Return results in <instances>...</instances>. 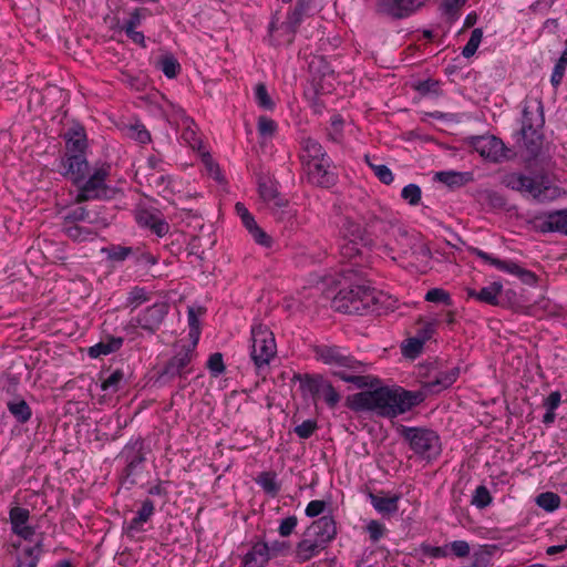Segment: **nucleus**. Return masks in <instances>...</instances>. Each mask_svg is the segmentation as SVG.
I'll return each instance as SVG.
<instances>
[{
    "mask_svg": "<svg viewBox=\"0 0 567 567\" xmlns=\"http://www.w3.org/2000/svg\"><path fill=\"white\" fill-rule=\"evenodd\" d=\"M424 396L421 392L402 388L378 386L349 396V408L355 412H373L379 416L392 419L420 404Z\"/></svg>",
    "mask_w": 567,
    "mask_h": 567,
    "instance_id": "obj_1",
    "label": "nucleus"
},
{
    "mask_svg": "<svg viewBox=\"0 0 567 567\" xmlns=\"http://www.w3.org/2000/svg\"><path fill=\"white\" fill-rule=\"evenodd\" d=\"M316 357L332 367V374L340 380L353 384L357 389L374 388L379 380L365 374L368 364L350 355L337 346H318Z\"/></svg>",
    "mask_w": 567,
    "mask_h": 567,
    "instance_id": "obj_2",
    "label": "nucleus"
},
{
    "mask_svg": "<svg viewBox=\"0 0 567 567\" xmlns=\"http://www.w3.org/2000/svg\"><path fill=\"white\" fill-rule=\"evenodd\" d=\"M501 183L538 204H548L566 195L547 174L529 176L522 172H511L502 176Z\"/></svg>",
    "mask_w": 567,
    "mask_h": 567,
    "instance_id": "obj_3",
    "label": "nucleus"
},
{
    "mask_svg": "<svg viewBox=\"0 0 567 567\" xmlns=\"http://www.w3.org/2000/svg\"><path fill=\"white\" fill-rule=\"evenodd\" d=\"M520 135L524 147L530 159L542 155L543 127L545 123L543 104L538 100H529L524 103L522 112Z\"/></svg>",
    "mask_w": 567,
    "mask_h": 567,
    "instance_id": "obj_4",
    "label": "nucleus"
},
{
    "mask_svg": "<svg viewBox=\"0 0 567 567\" xmlns=\"http://www.w3.org/2000/svg\"><path fill=\"white\" fill-rule=\"evenodd\" d=\"M375 290L365 285L341 289L333 298V307L343 313L363 315L375 302Z\"/></svg>",
    "mask_w": 567,
    "mask_h": 567,
    "instance_id": "obj_5",
    "label": "nucleus"
},
{
    "mask_svg": "<svg viewBox=\"0 0 567 567\" xmlns=\"http://www.w3.org/2000/svg\"><path fill=\"white\" fill-rule=\"evenodd\" d=\"M402 436L409 442L411 450L422 458L432 460L441 453L440 437L432 430L404 426Z\"/></svg>",
    "mask_w": 567,
    "mask_h": 567,
    "instance_id": "obj_6",
    "label": "nucleus"
},
{
    "mask_svg": "<svg viewBox=\"0 0 567 567\" xmlns=\"http://www.w3.org/2000/svg\"><path fill=\"white\" fill-rule=\"evenodd\" d=\"M251 359L260 368L267 365L276 354V342L271 331L262 326L251 330Z\"/></svg>",
    "mask_w": 567,
    "mask_h": 567,
    "instance_id": "obj_7",
    "label": "nucleus"
},
{
    "mask_svg": "<svg viewBox=\"0 0 567 567\" xmlns=\"http://www.w3.org/2000/svg\"><path fill=\"white\" fill-rule=\"evenodd\" d=\"M109 169V166H102L95 169L87 179H84L80 185H78L79 193L75 197V202L78 204L91 199H104L109 197V188L105 185Z\"/></svg>",
    "mask_w": 567,
    "mask_h": 567,
    "instance_id": "obj_8",
    "label": "nucleus"
},
{
    "mask_svg": "<svg viewBox=\"0 0 567 567\" xmlns=\"http://www.w3.org/2000/svg\"><path fill=\"white\" fill-rule=\"evenodd\" d=\"M301 388L307 391L315 401L323 400L331 409L336 408L341 399V395L331 382L322 375H306L301 382Z\"/></svg>",
    "mask_w": 567,
    "mask_h": 567,
    "instance_id": "obj_9",
    "label": "nucleus"
},
{
    "mask_svg": "<svg viewBox=\"0 0 567 567\" xmlns=\"http://www.w3.org/2000/svg\"><path fill=\"white\" fill-rule=\"evenodd\" d=\"M471 144L482 157L493 163H499L508 158L509 150L501 138L494 135L475 136Z\"/></svg>",
    "mask_w": 567,
    "mask_h": 567,
    "instance_id": "obj_10",
    "label": "nucleus"
},
{
    "mask_svg": "<svg viewBox=\"0 0 567 567\" xmlns=\"http://www.w3.org/2000/svg\"><path fill=\"white\" fill-rule=\"evenodd\" d=\"M310 184L329 188L336 185L338 181L337 173L332 169V161L327 156V162L318 161L302 165Z\"/></svg>",
    "mask_w": 567,
    "mask_h": 567,
    "instance_id": "obj_11",
    "label": "nucleus"
},
{
    "mask_svg": "<svg viewBox=\"0 0 567 567\" xmlns=\"http://www.w3.org/2000/svg\"><path fill=\"white\" fill-rule=\"evenodd\" d=\"M87 224L95 228H106L109 220L97 210H89L83 206L69 207L62 213L60 225Z\"/></svg>",
    "mask_w": 567,
    "mask_h": 567,
    "instance_id": "obj_12",
    "label": "nucleus"
},
{
    "mask_svg": "<svg viewBox=\"0 0 567 567\" xmlns=\"http://www.w3.org/2000/svg\"><path fill=\"white\" fill-rule=\"evenodd\" d=\"M89 168L85 154H64L59 165L61 174L75 185H80L86 178Z\"/></svg>",
    "mask_w": 567,
    "mask_h": 567,
    "instance_id": "obj_13",
    "label": "nucleus"
},
{
    "mask_svg": "<svg viewBox=\"0 0 567 567\" xmlns=\"http://www.w3.org/2000/svg\"><path fill=\"white\" fill-rule=\"evenodd\" d=\"M473 252L478 258H481L485 262H488L491 266L495 267L496 269L519 277L522 279V281L527 285H534L537 280L535 274L522 268L519 265H517L514 261L498 259V258L492 256L491 254L483 251L480 248H474Z\"/></svg>",
    "mask_w": 567,
    "mask_h": 567,
    "instance_id": "obj_14",
    "label": "nucleus"
},
{
    "mask_svg": "<svg viewBox=\"0 0 567 567\" xmlns=\"http://www.w3.org/2000/svg\"><path fill=\"white\" fill-rule=\"evenodd\" d=\"M426 0H379L377 10L379 13L393 19H403L413 14L424 6Z\"/></svg>",
    "mask_w": 567,
    "mask_h": 567,
    "instance_id": "obj_15",
    "label": "nucleus"
},
{
    "mask_svg": "<svg viewBox=\"0 0 567 567\" xmlns=\"http://www.w3.org/2000/svg\"><path fill=\"white\" fill-rule=\"evenodd\" d=\"M167 311L168 306L165 302H156L143 310L137 317L132 318L131 324L154 333L162 324Z\"/></svg>",
    "mask_w": 567,
    "mask_h": 567,
    "instance_id": "obj_16",
    "label": "nucleus"
},
{
    "mask_svg": "<svg viewBox=\"0 0 567 567\" xmlns=\"http://www.w3.org/2000/svg\"><path fill=\"white\" fill-rule=\"evenodd\" d=\"M120 457L124 460L126 476L141 472V464L145 461L144 442L142 439L131 440L122 450Z\"/></svg>",
    "mask_w": 567,
    "mask_h": 567,
    "instance_id": "obj_17",
    "label": "nucleus"
},
{
    "mask_svg": "<svg viewBox=\"0 0 567 567\" xmlns=\"http://www.w3.org/2000/svg\"><path fill=\"white\" fill-rule=\"evenodd\" d=\"M337 534L336 523L331 516H322L307 529L306 536L313 537L326 546Z\"/></svg>",
    "mask_w": 567,
    "mask_h": 567,
    "instance_id": "obj_18",
    "label": "nucleus"
},
{
    "mask_svg": "<svg viewBox=\"0 0 567 567\" xmlns=\"http://www.w3.org/2000/svg\"><path fill=\"white\" fill-rule=\"evenodd\" d=\"M543 233H559L567 236V208L551 210L538 217Z\"/></svg>",
    "mask_w": 567,
    "mask_h": 567,
    "instance_id": "obj_19",
    "label": "nucleus"
},
{
    "mask_svg": "<svg viewBox=\"0 0 567 567\" xmlns=\"http://www.w3.org/2000/svg\"><path fill=\"white\" fill-rule=\"evenodd\" d=\"M63 137L65 140V154H85L87 147L85 130L80 124L69 127Z\"/></svg>",
    "mask_w": 567,
    "mask_h": 567,
    "instance_id": "obj_20",
    "label": "nucleus"
},
{
    "mask_svg": "<svg viewBox=\"0 0 567 567\" xmlns=\"http://www.w3.org/2000/svg\"><path fill=\"white\" fill-rule=\"evenodd\" d=\"M278 21L279 19L276 13L269 23V37L271 42L276 45L290 44L295 39L297 30L288 24L286 20L280 23H278Z\"/></svg>",
    "mask_w": 567,
    "mask_h": 567,
    "instance_id": "obj_21",
    "label": "nucleus"
},
{
    "mask_svg": "<svg viewBox=\"0 0 567 567\" xmlns=\"http://www.w3.org/2000/svg\"><path fill=\"white\" fill-rule=\"evenodd\" d=\"M327 152L322 147V145L312 137H303L300 141V159L302 165L324 161L327 162Z\"/></svg>",
    "mask_w": 567,
    "mask_h": 567,
    "instance_id": "obj_22",
    "label": "nucleus"
},
{
    "mask_svg": "<svg viewBox=\"0 0 567 567\" xmlns=\"http://www.w3.org/2000/svg\"><path fill=\"white\" fill-rule=\"evenodd\" d=\"M190 362V350H182L177 352L164 367L159 374V379H172L182 375L185 368Z\"/></svg>",
    "mask_w": 567,
    "mask_h": 567,
    "instance_id": "obj_23",
    "label": "nucleus"
},
{
    "mask_svg": "<svg viewBox=\"0 0 567 567\" xmlns=\"http://www.w3.org/2000/svg\"><path fill=\"white\" fill-rule=\"evenodd\" d=\"M61 231L71 240L82 243L93 239L102 228H95L92 225L70 224L60 225Z\"/></svg>",
    "mask_w": 567,
    "mask_h": 567,
    "instance_id": "obj_24",
    "label": "nucleus"
},
{
    "mask_svg": "<svg viewBox=\"0 0 567 567\" xmlns=\"http://www.w3.org/2000/svg\"><path fill=\"white\" fill-rule=\"evenodd\" d=\"M503 285L501 282H492L483 287L480 291L467 289V296L481 302L497 306L499 303V295L502 293Z\"/></svg>",
    "mask_w": 567,
    "mask_h": 567,
    "instance_id": "obj_25",
    "label": "nucleus"
},
{
    "mask_svg": "<svg viewBox=\"0 0 567 567\" xmlns=\"http://www.w3.org/2000/svg\"><path fill=\"white\" fill-rule=\"evenodd\" d=\"M207 313V308L200 305H192L187 308V320L189 338L193 347L198 342L200 336V319Z\"/></svg>",
    "mask_w": 567,
    "mask_h": 567,
    "instance_id": "obj_26",
    "label": "nucleus"
},
{
    "mask_svg": "<svg viewBox=\"0 0 567 567\" xmlns=\"http://www.w3.org/2000/svg\"><path fill=\"white\" fill-rule=\"evenodd\" d=\"M461 368L453 367L445 371H440L435 378L426 383V388L432 392L450 388L460 377Z\"/></svg>",
    "mask_w": 567,
    "mask_h": 567,
    "instance_id": "obj_27",
    "label": "nucleus"
},
{
    "mask_svg": "<svg viewBox=\"0 0 567 567\" xmlns=\"http://www.w3.org/2000/svg\"><path fill=\"white\" fill-rule=\"evenodd\" d=\"M122 337H106L99 343L89 348L87 353L91 358H99L101 355H107L117 351L123 346Z\"/></svg>",
    "mask_w": 567,
    "mask_h": 567,
    "instance_id": "obj_28",
    "label": "nucleus"
},
{
    "mask_svg": "<svg viewBox=\"0 0 567 567\" xmlns=\"http://www.w3.org/2000/svg\"><path fill=\"white\" fill-rule=\"evenodd\" d=\"M260 197L275 207H282L286 200L278 195L276 184L269 178H260L258 183Z\"/></svg>",
    "mask_w": 567,
    "mask_h": 567,
    "instance_id": "obj_29",
    "label": "nucleus"
},
{
    "mask_svg": "<svg viewBox=\"0 0 567 567\" xmlns=\"http://www.w3.org/2000/svg\"><path fill=\"white\" fill-rule=\"evenodd\" d=\"M323 548V544H321L315 538L312 539L311 537L307 536L305 539L298 543L296 548V558L300 563L308 561Z\"/></svg>",
    "mask_w": 567,
    "mask_h": 567,
    "instance_id": "obj_30",
    "label": "nucleus"
},
{
    "mask_svg": "<svg viewBox=\"0 0 567 567\" xmlns=\"http://www.w3.org/2000/svg\"><path fill=\"white\" fill-rule=\"evenodd\" d=\"M340 236L341 240L369 243V239L365 237V230L361 225L348 217L342 221Z\"/></svg>",
    "mask_w": 567,
    "mask_h": 567,
    "instance_id": "obj_31",
    "label": "nucleus"
},
{
    "mask_svg": "<svg viewBox=\"0 0 567 567\" xmlns=\"http://www.w3.org/2000/svg\"><path fill=\"white\" fill-rule=\"evenodd\" d=\"M42 554V542L24 547L17 556L16 567H37Z\"/></svg>",
    "mask_w": 567,
    "mask_h": 567,
    "instance_id": "obj_32",
    "label": "nucleus"
},
{
    "mask_svg": "<svg viewBox=\"0 0 567 567\" xmlns=\"http://www.w3.org/2000/svg\"><path fill=\"white\" fill-rule=\"evenodd\" d=\"M269 559V549L266 544H256L244 558L245 567H264Z\"/></svg>",
    "mask_w": 567,
    "mask_h": 567,
    "instance_id": "obj_33",
    "label": "nucleus"
},
{
    "mask_svg": "<svg viewBox=\"0 0 567 567\" xmlns=\"http://www.w3.org/2000/svg\"><path fill=\"white\" fill-rule=\"evenodd\" d=\"M435 181L450 187H460L472 181V174L468 172L442 171L435 174Z\"/></svg>",
    "mask_w": 567,
    "mask_h": 567,
    "instance_id": "obj_34",
    "label": "nucleus"
},
{
    "mask_svg": "<svg viewBox=\"0 0 567 567\" xmlns=\"http://www.w3.org/2000/svg\"><path fill=\"white\" fill-rule=\"evenodd\" d=\"M155 512V506L153 501L145 499L142 503L141 508L137 511L136 516L128 523L127 530L130 532H141L142 525L153 516Z\"/></svg>",
    "mask_w": 567,
    "mask_h": 567,
    "instance_id": "obj_35",
    "label": "nucleus"
},
{
    "mask_svg": "<svg viewBox=\"0 0 567 567\" xmlns=\"http://www.w3.org/2000/svg\"><path fill=\"white\" fill-rule=\"evenodd\" d=\"M400 495L379 496L370 494L371 504L381 514H392L399 509Z\"/></svg>",
    "mask_w": 567,
    "mask_h": 567,
    "instance_id": "obj_36",
    "label": "nucleus"
},
{
    "mask_svg": "<svg viewBox=\"0 0 567 567\" xmlns=\"http://www.w3.org/2000/svg\"><path fill=\"white\" fill-rule=\"evenodd\" d=\"M7 408L12 416L19 423H25L30 420L32 412L28 403L22 399H13L8 401Z\"/></svg>",
    "mask_w": 567,
    "mask_h": 567,
    "instance_id": "obj_37",
    "label": "nucleus"
},
{
    "mask_svg": "<svg viewBox=\"0 0 567 567\" xmlns=\"http://www.w3.org/2000/svg\"><path fill=\"white\" fill-rule=\"evenodd\" d=\"M157 66L168 79L176 78L181 72V64L173 54H166L158 59Z\"/></svg>",
    "mask_w": 567,
    "mask_h": 567,
    "instance_id": "obj_38",
    "label": "nucleus"
},
{
    "mask_svg": "<svg viewBox=\"0 0 567 567\" xmlns=\"http://www.w3.org/2000/svg\"><path fill=\"white\" fill-rule=\"evenodd\" d=\"M560 496L553 492H545L536 497V504L546 512H554L560 506Z\"/></svg>",
    "mask_w": 567,
    "mask_h": 567,
    "instance_id": "obj_39",
    "label": "nucleus"
},
{
    "mask_svg": "<svg viewBox=\"0 0 567 567\" xmlns=\"http://www.w3.org/2000/svg\"><path fill=\"white\" fill-rule=\"evenodd\" d=\"M257 484L259 486L262 487V489L275 496L279 489H280V485L278 484L277 480H276V474L275 473H271V472H262L258 478H257Z\"/></svg>",
    "mask_w": 567,
    "mask_h": 567,
    "instance_id": "obj_40",
    "label": "nucleus"
},
{
    "mask_svg": "<svg viewBox=\"0 0 567 567\" xmlns=\"http://www.w3.org/2000/svg\"><path fill=\"white\" fill-rule=\"evenodd\" d=\"M102 252L106 254L107 258L112 261H124L128 256L134 254L132 247H124L120 245H111L102 249Z\"/></svg>",
    "mask_w": 567,
    "mask_h": 567,
    "instance_id": "obj_41",
    "label": "nucleus"
},
{
    "mask_svg": "<svg viewBox=\"0 0 567 567\" xmlns=\"http://www.w3.org/2000/svg\"><path fill=\"white\" fill-rule=\"evenodd\" d=\"M255 101L257 105L264 110L271 111L275 109V102L268 94L267 87L264 83H258L255 86Z\"/></svg>",
    "mask_w": 567,
    "mask_h": 567,
    "instance_id": "obj_42",
    "label": "nucleus"
},
{
    "mask_svg": "<svg viewBox=\"0 0 567 567\" xmlns=\"http://www.w3.org/2000/svg\"><path fill=\"white\" fill-rule=\"evenodd\" d=\"M368 243L363 241H351V240H341L340 239V254L343 258L352 259L361 254V248L367 246Z\"/></svg>",
    "mask_w": 567,
    "mask_h": 567,
    "instance_id": "obj_43",
    "label": "nucleus"
},
{
    "mask_svg": "<svg viewBox=\"0 0 567 567\" xmlns=\"http://www.w3.org/2000/svg\"><path fill=\"white\" fill-rule=\"evenodd\" d=\"M467 0H443L441 4L442 13L451 21H454L460 16V10Z\"/></svg>",
    "mask_w": 567,
    "mask_h": 567,
    "instance_id": "obj_44",
    "label": "nucleus"
},
{
    "mask_svg": "<svg viewBox=\"0 0 567 567\" xmlns=\"http://www.w3.org/2000/svg\"><path fill=\"white\" fill-rule=\"evenodd\" d=\"M365 162L370 166V168L373 171L374 175L379 178L380 182H382L385 185H390L393 179V173L391 169L383 164H373L370 162L369 156H365Z\"/></svg>",
    "mask_w": 567,
    "mask_h": 567,
    "instance_id": "obj_45",
    "label": "nucleus"
},
{
    "mask_svg": "<svg viewBox=\"0 0 567 567\" xmlns=\"http://www.w3.org/2000/svg\"><path fill=\"white\" fill-rule=\"evenodd\" d=\"M482 38H483L482 29H478V28L474 29L471 33V37H470L467 43L462 49V55L464 58L473 56L480 47Z\"/></svg>",
    "mask_w": 567,
    "mask_h": 567,
    "instance_id": "obj_46",
    "label": "nucleus"
},
{
    "mask_svg": "<svg viewBox=\"0 0 567 567\" xmlns=\"http://www.w3.org/2000/svg\"><path fill=\"white\" fill-rule=\"evenodd\" d=\"M150 13L148 9L136 8L130 16V18L120 27L122 31H131L141 25L142 20Z\"/></svg>",
    "mask_w": 567,
    "mask_h": 567,
    "instance_id": "obj_47",
    "label": "nucleus"
},
{
    "mask_svg": "<svg viewBox=\"0 0 567 567\" xmlns=\"http://www.w3.org/2000/svg\"><path fill=\"white\" fill-rule=\"evenodd\" d=\"M492 503V496L485 485H478L473 494L472 504L477 508H485Z\"/></svg>",
    "mask_w": 567,
    "mask_h": 567,
    "instance_id": "obj_48",
    "label": "nucleus"
},
{
    "mask_svg": "<svg viewBox=\"0 0 567 567\" xmlns=\"http://www.w3.org/2000/svg\"><path fill=\"white\" fill-rule=\"evenodd\" d=\"M277 127V123L274 120L267 116H259L257 130L262 138H271L275 135Z\"/></svg>",
    "mask_w": 567,
    "mask_h": 567,
    "instance_id": "obj_49",
    "label": "nucleus"
},
{
    "mask_svg": "<svg viewBox=\"0 0 567 567\" xmlns=\"http://www.w3.org/2000/svg\"><path fill=\"white\" fill-rule=\"evenodd\" d=\"M124 372L120 369L113 371L106 379L103 380L101 388L103 391H117L121 382L124 380Z\"/></svg>",
    "mask_w": 567,
    "mask_h": 567,
    "instance_id": "obj_50",
    "label": "nucleus"
},
{
    "mask_svg": "<svg viewBox=\"0 0 567 567\" xmlns=\"http://www.w3.org/2000/svg\"><path fill=\"white\" fill-rule=\"evenodd\" d=\"M247 230L258 245L265 248H270L272 246V238L266 231H264L257 225V223L249 227Z\"/></svg>",
    "mask_w": 567,
    "mask_h": 567,
    "instance_id": "obj_51",
    "label": "nucleus"
},
{
    "mask_svg": "<svg viewBox=\"0 0 567 567\" xmlns=\"http://www.w3.org/2000/svg\"><path fill=\"white\" fill-rule=\"evenodd\" d=\"M421 188L416 184H409L403 187L401 197L410 205H417L421 200Z\"/></svg>",
    "mask_w": 567,
    "mask_h": 567,
    "instance_id": "obj_52",
    "label": "nucleus"
},
{
    "mask_svg": "<svg viewBox=\"0 0 567 567\" xmlns=\"http://www.w3.org/2000/svg\"><path fill=\"white\" fill-rule=\"evenodd\" d=\"M412 255L416 261L423 264L424 266H427L432 257V252L429 246L421 241L416 243L412 247Z\"/></svg>",
    "mask_w": 567,
    "mask_h": 567,
    "instance_id": "obj_53",
    "label": "nucleus"
},
{
    "mask_svg": "<svg viewBox=\"0 0 567 567\" xmlns=\"http://www.w3.org/2000/svg\"><path fill=\"white\" fill-rule=\"evenodd\" d=\"M30 517V512L23 507H12L10 509V522L12 527H19L20 525L27 524Z\"/></svg>",
    "mask_w": 567,
    "mask_h": 567,
    "instance_id": "obj_54",
    "label": "nucleus"
},
{
    "mask_svg": "<svg viewBox=\"0 0 567 567\" xmlns=\"http://www.w3.org/2000/svg\"><path fill=\"white\" fill-rule=\"evenodd\" d=\"M342 126L343 120L340 115H333L331 117V130L328 133V137L330 141L334 143H340L342 138Z\"/></svg>",
    "mask_w": 567,
    "mask_h": 567,
    "instance_id": "obj_55",
    "label": "nucleus"
},
{
    "mask_svg": "<svg viewBox=\"0 0 567 567\" xmlns=\"http://www.w3.org/2000/svg\"><path fill=\"white\" fill-rule=\"evenodd\" d=\"M423 344L424 339H422L421 337L410 338L403 346L402 351L405 355L414 358L421 352Z\"/></svg>",
    "mask_w": 567,
    "mask_h": 567,
    "instance_id": "obj_56",
    "label": "nucleus"
},
{
    "mask_svg": "<svg viewBox=\"0 0 567 567\" xmlns=\"http://www.w3.org/2000/svg\"><path fill=\"white\" fill-rule=\"evenodd\" d=\"M367 530L372 543L379 542L386 534L385 526L378 520H371L367 525Z\"/></svg>",
    "mask_w": 567,
    "mask_h": 567,
    "instance_id": "obj_57",
    "label": "nucleus"
},
{
    "mask_svg": "<svg viewBox=\"0 0 567 567\" xmlns=\"http://www.w3.org/2000/svg\"><path fill=\"white\" fill-rule=\"evenodd\" d=\"M425 300L429 302H442L445 305H451V297L449 292L441 288L430 289L425 295Z\"/></svg>",
    "mask_w": 567,
    "mask_h": 567,
    "instance_id": "obj_58",
    "label": "nucleus"
},
{
    "mask_svg": "<svg viewBox=\"0 0 567 567\" xmlns=\"http://www.w3.org/2000/svg\"><path fill=\"white\" fill-rule=\"evenodd\" d=\"M316 429H317L316 421H313V420H306L301 424H299V425H297L295 427V433L300 439H309L313 434Z\"/></svg>",
    "mask_w": 567,
    "mask_h": 567,
    "instance_id": "obj_59",
    "label": "nucleus"
},
{
    "mask_svg": "<svg viewBox=\"0 0 567 567\" xmlns=\"http://www.w3.org/2000/svg\"><path fill=\"white\" fill-rule=\"evenodd\" d=\"M306 11L307 9L293 7L287 12L286 21L297 30L302 22Z\"/></svg>",
    "mask_w": 567,
    "mask_h": 567,
    "instance_id": "obj_60",
    "label": "nucleus"
},
{
    "mask_svg": "<svg viewBox=\"0 0 567 567\" xmlns=\"http://www.w3.org/2000/svg\"><path fill=\"white\" fill-rule=\"evenodd\" d=\"M130 132L131 136L142 144H145L151 141V134L143 125H132L130 127Z\"/></svg>",
    "mask_w": 567,
    "mask_h": 567,
    "instance_id": "obj_61",
    "label": "nucleus"
},
{
    "mask_svg": "<svg viewBox=\"0 0 567 567\" xmlns=\"http://www.w3.org/2000/svg\"><path fill=\"white\" fill-rule=\"evenodd\" d=\"M298 524V519L296 516H288L284 518L279 525V534L282 537H288L292 534L293 529Z\"/></svg>",
    "mask_w": 567,
    "mask_h": 567,
    "instance_id": "obj_62",
    "label": "nucleus"
},
{
    "mask_svg": "<svg viewBox=\"0 0 567 567\" xmlns=\"http://www.w3.org/2000/svg\"><path fill=\"white\" fill-rule=\"evenodd\" d=\"M449 546V553L451 551L456 557H465L470 554V545L465 540H454Z\"/></svg>",
    "mask_w": 567,
    "mask_h": 567,
    "instance_id": "obj_63",
    "label": "nucleus"
},
{
    "mask_svg": "<svg viewBox=\"0 0 567 567\" xmlns=\"http://www.w3.org/2000/svg\"><path fill=\"white\" fill-rule=\"evenodd\" d=\"M146 300L147 296L145 289L138 287L132 289L127 298L128 303L134 305L135 308L145 302Z\"/></svg>",
    "mask_w": 567,
    "mask_h": 567,
    "instance_id": "obj_64",
    "label": "nucleus"
}]
</instances>
